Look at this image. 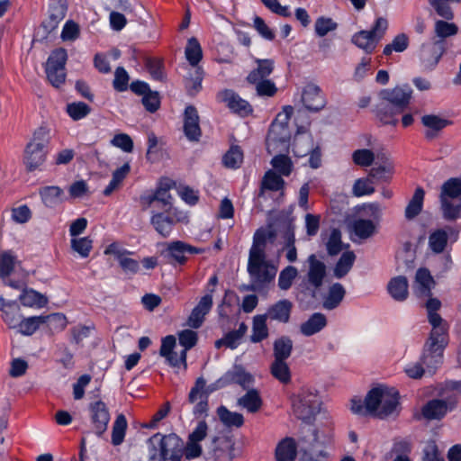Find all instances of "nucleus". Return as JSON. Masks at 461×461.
<instances>
[{
	"label": "nucleus",
	"instance_id": "obj_1",
	"mask_svg": "<svg viewBox=\"0 0 461 461\" xmlns=\"http://www.w3.org/2000/svg\"><path fill=\"white\" fill-rule=\"evenodd\" d=\"M412 90L408 86L384 89L379 93L376 115L384 124L396 125V115L402 113L410 103Z\"/></svg>",
	"mask_w": 461,
	"mask_h": 461
},
{
	"label": "nucleus",
	"instance_id": "obj_2",
	"mask_svg": "<svg viewBox=\"0 0 461 461\" xmlns=\"http://www.w3.org/2000/svg\"><path fill=\"white\" fill-rule=\"evenodd\" d=\"M149 461H182L183 438L175 432H157L147 439Z\"/></svg>",
	"mask_w": 461,
	"mask_h": 461
},
{
	"label": "nucleus",
	"instance_id": "obj_3",
	"mask_svg": "<svg viewBox=\"0 0 461 461\" xmlns=\"http://www.w3.org/2000/svg\"><path fill=\"white\" fill-rule=\"evenodd\" d=\"M439 199L444 219H457L461 212V179L452 177L447 180L441 186Z\"/></svg>",
	"mask_w": 461,
	"mask_h": 461
},
{
	"label": "nucleus",
	"instance_id": "obj_4",
	"mask_svg": "<svg viewBox=\"0 0 461 461\" xmlns=\"http://www.w3.org/2000/svg\"><path fill=\"white\" fill-rule=\"evenodd\" d=\"M294 113V107L285 105L270 126L267 138V146L269 152L276 151L279 146L280 150L288 146L290 134L288 131V122Z\"/></svg>",
	"mask_w": 461,
	"mask_h": 461
},
{
	"label": "nucleus",
	"instance_id": "obj_5",
	"mask_svg": "<svg viewBox=\"0 0 461 461\" xmlns=\"http://www.w3.org/2000/svg\"><path fill=\"white\" fill-rule=\"evenodd\" d=\"M248 273L251 279V285L246 286L245 289L255 292L275 278L276 268L267 260V256L249 255Z\"/></svg>",
	"mask_w": 461,
	"mask_h": 461
},
{
	"label": "nucleus",
	"instance_id": "obj_6",
	"mask_svg": "<svg viewBox=\"0 0 461 461\" xmlns=\"http://www.w3.org/2000/svg\"><path fill=\"white\" fill-rule=\"evenodd\" d=\"M321 400L317 393L302 391L292 400L295 417L305 423H312L321 410Z\"/></svg>",
	"mask_w": 461,
	"mask_h": 461
},
{
	"label": "nucleus",
	"instance_id": "obj_7",
	"mask_svg": "<svg viewBox=\"0 0 461 461\" xmlns=\"http://www.w3.org/2000/svg\"><path fill=\"white\" fill-rule=\"evenodd\" d=\"M388 28V21L384 17L376 19L370 31H360L352 37V42L366 53L375 49L377 42L382 39Z\"/></svg>",
	"mask_w": 461,
	"mask_h": 461
},
{
	"label": "nucleus",
	"instance_id": "obj_8",
	"mask_svg": "<svg viewBox=\"0 0 461 461\" xmlns=\"http://www.w3.org/2000/svg\"><path fill=\"white\" fill-rule=\"evenodd\" d=\"M215 391L210 390V384L206 385V381L203 376L198 377L188 394V402L194 403L193 414L195 417H205L209 410V395Z\"/></svg>",
	"mask_w": 461,
	"mask_h": 461
},
{
	"label": "nucleus",
	"instance_id": "obj_9",
	"mask_svg": "<svg viewBox=\"0 0 461 461\" xmlns=\"http://www.w3.org/2000/svg\"><path fill=\"white\" fill-rule=\"evenodd\" d=\"M254 383L251 374L245 371L241 366H234L232 369L225 372L220 378L210 384L211 391H218L231 384H239L248 389Z\"/></svg>",
	"mask_w": 461,
	"mask_h": 461
},
{
	"label": "nucleus",
	"instance_id": "obj_10",
	"mask_svg": "<svg viewBox=\"0 0 461 461\" xmlns=\"http://www.w3.org/2000/svg\"><path fill=\"white\" fill-rule=\"evenodd\" d=\"M67 59V50L63 48H59L52 51L47 60V77L50 84L55 87H59L65 82V63Z\"/></svg>",
	"mask_w": 461,
	"mask_h": 461
},
{
	"label": "nucleus",
	"instance_id": "obj_11",
	"mask_svg": "<svg viewBox=\"0 0 461 461\" xmlns=\"http://www.w3.org/2000/svg\"><path fill=\"white\" fill-rule=\"evenodd\" d=\"M456 404L455 399H431L422 406L421 414L428 420H440L448 411L455 410Z\"/></svg>",
	"mask_w": 461,
	"mask_h": 461
},
{
	"label": "nucleus",
	"instance_id": "obj_12",
	"mask_svg": "<svg viewBox=\"0 0 461 461\" xmlns=\"http://www.w3.org/2000/svg\"><path fill=\"white\" fill-rule=\"evenodd\" d=\"M458 238V230L451 226L436 229L429 236L428 246L434 254H442L445 252L448 240L455 242Z\"/></svg>",
	"mask_w": 461,
	"mask_h": 461
},
{
	"label": "nucleus",
	"instance_id": "obj_13",
	"mask_svg": "<svg viewBox=\"0 0 461 461\" xmlns=\"http://www.w3.org/2000/svg\"><path fill=\"white\" fill-rule=\"evenodd\" d=\"M442 41H432L421 45L419 59L424 70L431 71L438 65L442 55L446 51Z\"/></svg>",
	"mask_w": 461,
	"mask_h": 461
},
{
	"label": "nucleus",
	"instance_id": "obj_14",
	"mask_svg": "<svg viewBox=\"0 0 461 461\" xmlns=\"http://www.w3.org/2000/svg\"><path fill=\"white\" fill-rule=\"evenodd\" d=\"M301 100L304 107L313 113L322 110L327 104L321 89L314 84L305 86L302 92Z\"/></svg>",
	"mask_w": 461,
	"mask_h": 461
},
{
	"label": "nucleus",
	"instance_id": "obj_15",
	"mask_svg": "<svg viewBox=\"0 0 461 461\" xmlns=\"http://www.w3.org/2000/svg\"><path fill=\"white\" fill-rule=\"evenodd\" d=\"M91 421L97 436H102L107 429L110 413L106 404L99 400L89 404Z\"/></svg>",
	"mask_w": 461,
	"mask_h": 461
},
{
	"label": "nucleus",
	"instance_id": "obj_16",
	"mask_svg": "<svg viewBox=\"0 0 461 461\" xmlns=\"http://www.w3.org/2000/svg\"><path fill=\"white\" fill-rule=\"evenodd\" d=\"M184 132L186 138L191 141H196L201 136V128L199 125V115L196 108L188 105L184 113Z\"/></svg>",
	"mask_w": 461,
	"mask_h": 461
},
{
	"label": "nucleus",
	"instance_id": "obj_17",
	"mask_svg": "<svg viewBox=\"0 0 461 461\" xmlns=\"http://www.w3.org/2000/svg\"><path fill=\"white\" fill-rule=\"evenodd\" d=\"M201 252L200 249L193 247L184 241L176 240L167 244V256L174 262L183 265L185 263L187 254Z\"/></svg>",
	"mask_w": 461,
	"mask_h": 461
},
{
	"label": "nucleus",
	"instance_id": "obj_18",
	"mask_svg": "<svg viewBox=\"0 0 461 461\" xmlns=\"http://www.w3.org/2000/svg\"><path fill=\"white\" fill-rule=\"evenodd\" d=\"M384 395L376 417L385 419L393 414L400 405V393L394 387H384Z\"/></svg>",
	"mask_w": 461,
	"mask_h": 461
},
{
	"label": "nucleus",
	"instance_id": "obj_19",
	"mask_svg": "<svg viewBox=\"0 0 461 461\" xmlns=\"http://www.w3.org/2000/svg\"><path fill=\"white\" fill-rule=\"evenodd\" d=\"M276 236L275 230L271 226L260 228L256 230L253 236V243L249 249L252 256H267L266 247L268 240H274Z\"/></svg>",
	"mask_w": 461,
	"mask_h": 461
},
{
	"label": "nucleus",
	"instance_id": "obj_20",
	"mask_svg": "<svg viewBox=\"0 0 461 461\" xmlns=\"http://www.w3.org/2000/svg\"><path fill=\"white\" fill-rule=\"evenodd\" d=\"M434 285L435 282L428 269L417 270L412 288L418 297H429Z\"/></svg>",
	"mask_w": 461,
	"mask_h": 461
},
{
	"label": "nucleus",
	"instance_id": "obj_21",
	"mask_svg": "<svg viewBox=\"0 0 461 461\" xmlns=\"http://www.w3.org/2000/svg\"><path fill=\"white\" fill-rule=\"evenodd\" d=\"M298 453V447L295 439L292 437H285L281 439L275 450L276 461H294Z\"/></svg>",
	"mask_w": 461,
	"mask_h": 461
},
{
	"label": "nucleus",
	"instance_id": "obj_22",
	"mask_svg": "<svg viewBox=\"0 0 461 461\" xmlns=\"http://www.w3.org/2000/svg\"><path fill=\"white\" fill-rule=\"evenodd\" d=\"M308 263V282L315 289H318L322 285L323 279L326 276V266L322 261L317 259L316 256L313 254L309 256Z\"/></svg>",
	"mask_w": 461,
	"mask_h": 461
},
{
	"label": "nucleus",
	"instance_id": "obj_23",
	"mask_svg": "<svg viewBox=\"0 0 461 461\" xmlns=\"http://www.w3.org/2000/svg\"><path fill=\"white\" fill-rule=\"evenodd\" d=\"M220 97L234 113L247 115L252 112L250 104L231 90L222 91Z\"/></svg>",
	"mask_w": 461,
	"mask_h": 461
},
{
	"label": "nucleus",
	"instance_id": "obj_24",
	"mask_svg": "<svg viewBox=\"0 0 461 461\" xmlns=\"http://www.w3.org/2000/svg\"><path fill=\"white\" fill-rule=\"evenodd\" d=\"M0 311L4 321L10 328H16L20 322L21 314L20 306L16 301H6L4 297H0Z\"/></svg>",
	"mask_w": 461,
	"mask_h": 461
},
{
	"label": "nucleus",
	"instance_id": "obj_25",
	"mask_svg": "<svg viewBox=\"0 0 461 461\" xmlns=\"http://www.w3.org/2000/svg\"><path fill=\"white\" fill-rule=\"evenodd\" d=\"M444 348H424L420 362L429 374H434L436 369L443 363Z\"/></svg>",
	"mask_w": 461,
	"mask_h": 461
},
{
	"label": "nucleus",
	"instance_id": "obj_26",
	"mask_svg": "<svg viewBox=\"0 0 461 461\" xmlns=\"http://www.w3.org/2000/svg\"><path fill=\"white\" fill-rule=\"evenodd\" d=\"M67 3L65 0H56L50 9L49 19L43 23V27L49 32H52L58 27L59 22H61L67 14Z\"/></svg>",
	"mask_w": 461,
	"mask_h": 461
},
{
	"label": "nucleus",
	"instance_id": "obj_27",
	"mask_svg": "<svg viewBox=\"0 0 461 461\" xmlns=\"http://www.w3.org/2000/svg\"><path fill=\"white\" fill-rule=\"evenodd\" d=\"M39 194L48 208H55L64 201V191L57 185L42 186L39 189Z\"/></svg>",
	"mask_w": 461,
	"mask_h": 461
},
{
	"label": "nucleus",
	"instance_id": "obj_28",
	"mask_svg": "<svg viewBox=\"0 0 461 461\" xmlns=\"http://www.w3.org/2000/svg\"><path fill=\"white\" fill-rule=\"evenodd\" d=\"M293 303L287 299H283L270 306L264 315L273 321L286 323L289 321Z\"/></svg>",
	"mask_w": 461,
	"mask_h": 461
},
{
	"label": "nucleus",
	"instance_id": "obj_29",
	"mask_svg": "<svg viewBox=\"0 0 461 461\" xmlns=\"http://www.w3.org/2000/svg\"><path fill=\"white\" fill-rule=\"evenodd\" d=\"M176 221L171 216L170 212H155L152 214L150 223L156 231L162 237L167 238L170 235Z\"/></svg>",
	"mask_w": 461,
	"mask_h": 461
},
{
	"label": "nucleus",
	"instance_id": "obj_30",
	"mask_svg": "<svg viewBox=\"0 0 461 461\" xmlns=\"http://www.w3.org/2000/svg\"><path fill=\"white\" fill-rule=\"evenodd\" d=\"M45 148L28 143L25 149L24 163L28 170L32 171L45 161Z\"/></svg>",
	"mask_w": 461,
	"mask_h": 461
},
{
	"label": "nucleus",
	"instance_id": "obj_31",
	"mask_svg": "<svg viewBox=\"0 0 461 461\" xmlns=\"http://www.w3.org/2000/svg\"><path fill=\"white\" fill-rule=\"evenodd\" d=\"M421 122L428 129L425 131V137L429 140L434 139L441 130L452 123V122L443 119L436 114H427L422 116Z\"/></svg>",
	"mask_w": 461,
	"mask_h": 461
},
{
	"label": "nucleus",
	"instance_id": "obj_32",
	"mask_svg": "<svg viewBox=\"0 0 461 461\" xmlns=\"http://www.w3.org/2000/svg\"><path fill=\"white\" fill-rule=\"evenodd\" d=\"M449 20H436L434 24V41H442L447 49V39L455 36L458 32V27Z\"/></svg>",
	"mask_w": 461,
	"mask_h": 461
},
{
	"label": "nucleus",
	"instance_id": "obj_33",
	"mask_svg": "<svg viewBox=\"0 0 461 461\" xmlns=\"http://www.w3.org/2000/svg\"><path fill=\"white\" fill-rule=\"evenodd\" d=\"M408 280L403 276H398L390 280L387 290L390 295L398 302L405 301L409 295Z\"/></svg>",
	"mask_w": 461,
	"mask_h": 461
},
{
	"label": "nucleus",
	"instance_id": "obj_34",
	"mask_svg": "<svg viewBox=\"0 0 461 461\" xmlns=\"http://www.w3.org/2000/svg\"><path fill=\"white\" fill-rule=\"evenodd\" d=\"M258 67L252 70L247 77L249 83H258L260 80H267L269 75L274 69V61L272 59H257Z\"/></svg>",
	"mask_w": 461,
	"mask_h": 461
},
{
	"label": "nucleus",
	"instance_id": "obj_35",
	"mask_svg": "<svg viewBox=\"0 0 461 461\" xmlns=\"http://www.w3.org/2000/svg\"><path fill=\"white\" fill-rule=\"evenodd\" d=\"M175 184L167 179L159 183L158 187L155 191V198H157L158 203L161 204V209L165 212H170L172 210V196L169 194V190Z\"/></svg>",
	"mask_w": 461,
	"mask_h": 461
},
{
	"label": "nucleus",
	"instance_id": "obj_36",
	"mask_svg": "<svg viewBox=\"0 0 461 461\" xmlns=\"http://www.w3.org/2000/svg\"><path fill=\"white\" fill-rule=\"evenodd\" d=\"M384 385H379L372 388L365 397V403L366 404L369 415L376 417V413L379 411L381 402H383V396L384 395Z\"/></svg>",
	"mask_w": 461,
	"mask_h": 461
},
{
	"label": "nucleus",
	"instance_id": "obj_37",
	"mask_svg": "<svg viewBox=\"0 0 461 461\" xmlns=\"http://www.w3.org/2000/svg\"><path fill=\"white\" fill-rule=\"evenodd\" d=\"M19 300L23 306L42 308L48 303V299L43 294L32 290L23 289Z\"/></svg>",
	"mask_w": 461,
	"mask_h": 461
},
{
	"label": "nucleus",
	"instance_id": "obj_38",
	"mask_svg": "<svg viewBox=\"0 0 461 461\" xmlns=\"http://www.w3.org/2000/svg\"><path fill=\"white\" fill-rule=\"evenodd\" d=\"M238 403L249 412L255 413L259 411L263 402L257 389H249L238 400Z\"/></svg>",
	"mask_w": 461,
	"mask_h": 461
},
{
	"label": "nucleus",
	"instance_id": "obj_39",
	"mask_svg": "<svg viewBox=\"0 0 461 461\" xmlns=\"http://www.w3.org/2000/svg\"><path fill=\"white\" fill-rule=\"evenodd\" d=\"M217 415L220 420L228 428H240L244 424V417L241 413L230 411L224 405L217 408Z\"/></svg>",
	"mask_w": 461,
	"mask_h": 461
},
{
	"label": "nucleus",
	"instance_id": "obj_40",
	"mask_svg": "<svg viewBox=\"0 0 461 461\" xmlns=\"http://www.w3.org/2000/svg\"><path fill=\"white\" fill-rule=\"evenodd\" d=\"M424 194V190L421 187L415 190L412 198L405 208L404 215L407 220H413L420 214L422 210Z\"/></svg>",
	"mask_w": 461,
	"mask_h": 461
},
{
	"label": "nucleus",
	"instance_id": "obj_41",
	"mask_svg": "<svg viewBox=\"0 0 461 461\" xmlns=\"http://www.w3.org/2000/svg\"><path fill=\"white\" fill-rule=\"evenodd\" d=\"M346 291L339 283L333 284L330 289L327 297L323 302V307L327 310L337 308L345 296Z\"/></svg>",
	"mask_w": 461,
	"mask_h": 461
},
{
	"label": "nucleus",
	"instance_id": "obj_42",
	"mask_svg": "<svg viewBox=\"0 0 461 461\" xmlns=\"http://www.w3.org/2000/svg\"><path fill=\"white\" fill-rule=\"evenodd\" d=\"M377 224L372 220L358 218L352 222L354 233L360 239L366 240L373 236Z\"/></svg>",
	"mask_w": 461,
	"mask_h": 461
},
{
	"label": "nucleus",
	"instance_id": "obj_43",
	"mask_svg": "<svg viewBox=\"0 0 461 461\" xmlns=\"http://www.w3.org/2000/svg\"><path fill=\"white\" fill-rule=\"evenodd\" d=\"M267 315H256L253 318L252 334L250 341L252 343H259L268 335V329L267 326Z\"/></svg>",
	"mask_w": 461,
	"mask_h": 461
},
{
	"label": "nucleus",
	"instance_id": "obj_44",
	"mask_svg": "<svg viewBox=\"0 0 461 461\" xmlns=\"http://www.w3.org/2000/svg\"><path fill=\"white\" fill-rule=\"evenodd\" d=\"M159 355L165 357L166 362L174 367L179 366L181 363L186 366V351L192 348H183L180 355L177 354L174 349L175 348H159Z\"/></svg>",
	"mask_w": 461,
	"mask_h": 461
},
{
	"label": "nucleus",
	"instance_id": "obj_45",
	"mask_svg": "<svg viewBox=\"0 0 461 461\" xmlns=\"http://www.w3.org/2000/svg\"><path fill=\"white\" fill-rule=\"evenodd\" d=\"M284 247L285 250V258L289 262H295L297 260V249L295 248L294 228L289 224L284 236Z\"/></svg>",
	"mask_w": 461,
	"mask_h": 461
},
{
	"label": "nucleus",
	"instance_id": "obj_46",
	"mask_svg": "<svg viewBox=\"0 0 461 461\" xmlns=\"http://www.w3.org/2000/svg\"><path fill=\"white\" fill-rule=\"evenodd\" d=\"M185 54L189 64L196 68L203 58L202 48L196 38L192 37L188 40Z\"/></svg>",
	"mask_w": 461,
	"mask_h": 461
},
{
	"label": "nucleus",
	"instance_id": "obj_47",
	"mask_svg": "<svg viewBox=\"0 0 461 461\" xmlns=\"http://www.w3.org/2000/svg\"><path fill=\"white\" fill-rule=\"evenodd\" d=\"M393 174V163L375 165L368 173L370 178L377 182H389Z\"/></svg>",
	"mask_w": 461,
	"mask_h": 461
},
{
	"label": "nucleus",
	"instance_id": "obj_48",
	"mask_svg": "<svg viewBox=\"0 0 461 461\" xmlns=\"http://www.w3.org/2000/svg\"><path fill=\"white\" fill-rule=\"evenodd\" d=\"M44 324L43 315L32 316L20 319V322L16 328L18 331L23 335H32L41 325Z\"/></svg>",
	"mask_w": 461,
	"mask_h": 461
},
{
	"label": "nucleus",
	"instance_id": "obj_49",
	"mask_svg": "<svg viewBox=\"0 0 461 461\" xmlns=\"http://www.w3.org/2000/svg\"><path fill=\"white\" fill-rule=\"evenodd\" d=\"M326 325V318L321 313H314L307 321L301 325V331L311 336L320 331Z\"/></svg>",
	"mask_w": 461,
	"mask_h": 461
},
{
	"label": "nucleus",
	"instance_id": "obj_50",
	"mask_svg": "<svg viewBox=\"0 0 461 461\" xmlns=\"http://www.w3.org/2000/svg\"><path fill=\"white\" fill-rule=\"evenodd\" d=\"M355 258L356 256L353 251L344 252L341 255L340 258L339 259L338 263L336 264V267L334 268V276L337 278H342L343 276H345L351 269Z\"/></svg>",
	"mask_w": 461,
	"mask_h": 461
},
{
	"label": "nucleus",
	"instance_id": "obj_51",
	"mask_svg": "<svg viewBox=\"0 0 461 461\" xmlns=\"http://www.w3.org/2000/svg\"><path fill=\"white\" fill-rule=\"evenodd\" d=\"M127 426L126 417L123 414H119L116 417L112 430V443L113 446H119L123 442Z\"/></svg>",
	"mask_w": 461,
	"mask_h": 461
},
{
	"label": "nucleus",
	"instance_id": "obj_52",
	"mask_svg": "<svg viewBox=\"0 0 461 461\" xmlns=\"http://www.w3.org/2000/svg\"><path fill=\"white\" fill-rule=\"evenodd\" d=\"M421 461H445L444 454L435 440L430 439L426 443L422 449Z\"/></svg>",
	"mask_w": 461,
	"mask_h": 461
},
{
	"label": "nucleus",
	"instance_id": "obj_53",
	"mask_svg": "<svg viewBox=\"0 0 461 461\" xmlns=\"http://www.w3.org/2000/svg\"><path fill=\"white\" fill-rule=\"evenodd\" d=\"M313 145V140L311 136L295 137L293 144V151L297 157H305L312 150Z\"/></svg>",
	"mask_w": 461,
	"mask_h": 461
},
{
	"label": "nucleus",
	"instance_id": "obj_54",
	"mask_svg": "<svg viewBox=\"0 0 461 461\" xmlns=\"http://www.w3.org/2000/svg\"><path fill=\"white\" fill-rule=\"evenodd\" d=\"M223 164L229 168H238L243 161V153L240 147L233 146L224 155L222 158Z\"/></svg>",
	"mask_w": 461,
	"mask_h": 461
},
{
	"label": "nucleus",
	"instance_id": "obj_55",
	"mask_svg": "<svg viewBox=\"0 0 461 461\" xmlns=\"http://www.w3.org/2000/svg\"><path fill=\"white\" fill-rule=\"evenodd\" d=\"M338 28V23L330 17L321 16L316 19L314 24V31L319 37H324L329 32L335 31Z\"/></svg>",
	"mask_w": 461,
	"mask_h": 461
},
{
	"label": "nucleus",
	"instance_id": "obj_56",
	"mask_svg": "<svg viewBox=\"0 0 461 461\" xmlns=\"http://www.w3.org/2000/svg\"><path fill=\"white\" fill-rule=\"evenodd\" d=\"M73 342L76 344L87 343L88 338H95V329L94 326H77L72 329Z\"/></svg>",
	"mask_w": 461,
	"mask_h": 461
},
{
	"label": "nucleus",
	"instance_id": "obj_57",
	"mask_svg": "<svg viewBox=\"0 0 461 461\" xmlns=\"http://www.w3.org/2000/svg\"><path fill=\"white\" fill-rule=\"evenodd\" d=\"M67 112L74 121H78L87 116L91 108L83 102H75L67 105Z\"/></svg>",
	"mask_w": 461,
	"mask_h": 461
},
{
	"label": "nucleus",
	"instance_id": "obj_58",
	"mask_svg": "<svg viewBox=\"0 0 461 461\" xmlns=\"http://www.w3.org/2000/svg\"><path fill=\"white\" fill-rule=\"evenodd\" d=\"M182 458L185 456L187 460L198 458L203 454V447L201 443L193 441L187 438L186 443L183 441L181 447Z\"/></svg>",
	"mask_w": 461,
	"mask_h": 461
},
{
	"label": "nucleus",
	"instance_id": "obj_59",
	"mask_svg": "<svg viewBox=\"0 0 461 461\" xmlns=\"http://www.w3.org/2000/svg\"><path fill=\"white\" fill-rule=\"evenodd\" d=\"M354 163L359 167H369L375 160V152L367 149H357L352 154Z\"/></svg>",
	"mask_w": 461,
	"mask_h": 461
},
{
	"label": "nucleus",
	"instance_id": "obj_60",
	"mask_svg": "<svg viewBox=\"0 0 461 461\" xmlns=\"http://www.w3.org/2000/svg\"><path fill=\"white\" fill-rule=\"evenodd\" d=\"M71 248L82 258H87L93 248V240L89 237L74 238L71 240Z\"/></svg>",
	"mask_w": 461,
	"mask_h": 461
},
{
	"label": "nucleus",
	"instance_id": "obj_61",
	"mask_svg": "<svg viewBox=\"0 0 461 461\" xmlns=\"http://www.w3.org/2000/svg\"><path fill=\"white\" fill-rule=\"evenodd\" d=\"M298 271L296 267L293 266H287L285 268H284L278 277V286L281 290H288L294 278L297 276Z\"/></svg>",
	"mask_w": 461,
	"mask_h": 461
},
{
	"label": "nucleus",
	"instance_id": "obj_62",
	"mask_svg": "<svg viewBox=\"0 0 461 461\" xmlns=\"http://www.w3.org/2000/svg\"><path fill=\"white\" fill-rule=\"evenodd\" d=\"M272 375L283 384L291 380L290 369L285 362L274 361L271 365Z\"/></svg>",
	"mask_w": 461,
	"mask_h": 461
},
{
	"label": "nucleus",
	"instance_id": "obj_63",
	"mask_svg": "<svg viewBox=\"0 0 461 461\" xmlns=\"http://www.w3.org/2000/svg\"><path fill=\"white\" fill-rule=\"evenodd\" d=\"M374 181L368 177L366 178H359L355 181L353 185V194L357 197H360L366 194H371L375 192V187L373 186Z\"/></svg>",
	"mask_w": 461,
	"mask_h": 461
},
{
	"label": "nucleus",
	"instance_id": "obj_64",
	"mask_svg": "<svg viewBox=\"0 0 461 461\" xmlns=\"http://www.w3.org/2000/svg\"><path fill=\"white\" fill-rule=\"evenodd\" d=\"M329 255L335 256L342 249L341 232L338 229H332L326 242Z\"/></svg>",
	"mask_w": 461,
	"mask_h": 461
}]
</instances>
